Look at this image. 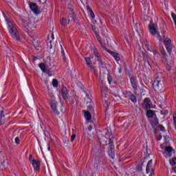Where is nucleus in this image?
Segmentation results:
<instances>
[{
  "label": "nucleus",
  "mask_w": 176,
  "mask_h": 176,
  "mask_svg": "<svg viewBox=\"0 0 176 176\" xmlns=\"http://www.w3.org/2000/svg\"><path fill=\"white\" fill-rule=\"evenodd\" d=\"M87 10L89 13V14H90L91 19H92V30L93 31H94L95 32V35L98 41V42L100 43L102 47L104 48L106 45H105V41H102V40H101V37H100V35L98 34V30L101 28V27L100 26V25L98 24V23H97V21L94 20V17H96V15H94V12H93V10H91V8L89 6L87 7Z\"/></svg>",
  "instance_id": "nucleus-1"
},
{
  "label": "nucleus",
  "mask_w": 176,
  "mask_h": 176,
  "mask_svg": "<svg viewBox=\"0 0 176 176\" xmlns=\"http://www.w3.org/2000/svg\"><path fill=\"white\" fill-rule=\"evenodd\" d=\"M5 20L8 24V31L12 38H13V39L15 41H20L19 32L17 31L16 26H14V25L12 23V21H10V19H9L8 16H5Z\"/></svg>",
  "instance_id": "nucleus-2"
},
{
  "label": "nucleus",
  "mask_w": 176,
  "mask_h": 176,
  "mask_svg": "<svg viewBox=\"0 0 176 176\" xmlns=\"http://www.w3.org/2000/svg\"><path fill=\"white\" fill-rule=\"evenodd\" d=\"M159 28H157V23H155L153 21H151L148 24V31L151 35L158 38L160 41H162L160 38V32L158 31Z\"/></svg>",
  "instance_id": "nucleus-3"
},
{
  "label": "nucleus",
  "mask_w": 176,
  "mask_h": 176,
  "mask_svg": "<svg viewBox=\"0 0 176 176\" xmlns=\"http://www.w3.org/2000/svg\"><path fill=\"white\" fill-rule=\"evenodd\" d=\"M50 105L51 108L52 109V111L55 115H60V111H58V109H57V101H56V98L54 97V95L53 94H50Z\"/></svg>",
  "instance_id": "nucleus-4"
},
{
  "label": "nucleus",
  "mask_w": 176,
  "mask_h": 176,
  "mask_svg": "<svg viewBox=\"0 0 176 176\" xmlns=\"http://www.w3.org/2000/svg\"><path fill=\"white\" fill-rule=\"evenodd\" d=\"M164 45L169 54H171L173 50V44L171 43V39L168 38V36H164Z\"/></svg>",
  "instance_id": "nucleus-5"
},
{
  "label": "nucleus",
  "mask_w": 176,
  "mask_h": 176,
  "mask_svg": "<svg viewBox=\"0 0 176 176\" xmlns=\"http://www.w3.org/2000/svg\"><path fill=\"white\" fill-rule=\"evenodd\" d=\"M76 16L74 13V11H71V13L69 14V19H62V21H60V23L62 25H68L69 24V21H75Z\"/></svg>",
  "instance_id": "nucleus-6"
},
{
  "label": "nucleus",
  "mask_w": 176,
  "mask_h": 176,
  "mask_svg": "<svg viewBox=\"0 0 176 176\" xmlns=\"http://www.w3.org/2000/svg\"><path fill=\"white\" fill-rule=\"evenodd\" d=\"M153 86L155 90L161 91L163 89V81H162L160 78L157 77L154 81Z\"/></svg>",
  "instance_id": "nucleus-7"
},
{
  "label": "nucleus",
  "mask_w": 176,
  "mask_h": 176,
  "mask_svg": "<svg viewBox=\"0 0 176 176\" xmlns=\"http://www.w3.org/2000/svg\"><path fill=\"white\" fill-rule=\"evenodd\" d=\"M24 25L25 28H27L28 32H32V31H35V29L36 28V26L31 22H25Z\"/></svg>",
  "instance_id": "nucleus-8"
},
{
  "label": "nucleus",
  "mask_w": 176,
  "mask_h": 176,
  "mask_svg": "<svg viewBox=\"0 0 176 176\" xmlns=\"http://www.w3.org/2000/svg\"><path fill=\"white\" fill-rule=\"evenodd\" d=\"M143 107L146 109H151L153 108L152 102H151V99L149 98H145L143 102Z\"/></svg>",
  "instance_id": "nucleus-9"
},
{
  "label": "nucleus",
  "mask_w": 176,
  "mask_h": 176,
  "mask_svg": "<svg viewBox=\"0 0 176 176\" xmlns=\"http://www.w3.org/2000/svg\"><path fill=\"white\" fill-rule=\"evenodd\" d=\"M84 58L87 67L90 68L91 71H93V72H96V68L94 67V66H93V63H91L92 58L85 57Z\"/></svg>",
  "instance_id": "nucleus-10"
},
{
  "label": "nucleus",
  "mask_w": 176,
  "mask_h": 176,
  "mask_svg": "<svg viewBox=\"0 0 176 176\" xmlns=\"http://www.w3.org/2000/svg\"><path fill=\"white\" fill-rule=\"evenodd\" d=\"M32 164L35 171H39V170L41 169V163L39 162V161L36 160H32Z\"/></svg>",
  "instance_id": "nucleus-11"
},
{
  "label": "nucleus",
  "mask_w": 176,
  "mask_h": 176,
  "mask_svg": "<svg viewBox=\"0 0 176 176\" xmlns=\"http://www.w3.org/2000/svg\"><path fill=\"white\" fill-rule=\"evenodd\" d=\"M85 102H86L89 111H93V107H94V104L91 102V100L89 98H87L85 100Z\"/></svg>",
  "instance_id": "nucleus-12"
},
{
  "label": "nucleus",
  "mask_w": 176,
  "mask_h": 176,
  "mask_svg": "<svg viewBox=\"0 0 176 176\" xmlns=\"http://www.w3.org/2000/svg\"><path fill=\"white\" fill-rule=\"evenodd\" d=\"M60 94L63 97L64 100H69V98L68 97V91L67 90L66 87H63L60 90Z\"/></svg>",
  "instance_id": "nucleus-13"
},
{
  "label": "nucleus",
  "mask_w": 176,
  "mask_h": 176,
  "mask_svg": "<svg viewBox=\"0 0 176 176\" xmlns=\"http://www.w3.org/2000/svg\"><path fill=\"white\" fill-rule=\"evenodd\" d=\"M165 151L167 152L169 157H171V155H173V153H175V151H174V149H173V147L171 146L165 147Z\"/></svg>",
  "instance_id": "nucleus-14"
},
{
  "label": "nucleus",
  "mask_w": 176,
  "mask_h": 176,
  "mask_svg": "<svg viewBox=\"0 0 176 176\" xmlns=\"http://www.w3.org/2000/svg\"><path fill=\"white\" fill-rule=\"evenodd\" d=\"M30 8L34 13H38V6L34 3H30Z\"/></svg>",
  "instance_id": "nucleus-15"
},
{
  "label": "nucleus",
  "mask_w": 176,
  "mask_h": 176,
  "mask_svg": "<svg viewBox=\"0 0 176 176\" xmlns=\"http://www.w3.org/2000/svg\"><path fill=\"white\" fill-rule=\"evenodd\" d=\"M111 56L115 58L116 61H120V56L118 54L115 53L113 52H110Z\"/></svg>",
  "instance_id": "nucleus-16"
},
{
  "label": "nucleus",
  "mask_w": 176,
  "mask_h": 176,
  "mask_svg": "<svg viewBox=\"0 0 176 176\" xmlns=\"http://www.w3.org/2000/svg\"><path fill=\"white\" fill-rule=\"evenodd\" d=\"M3 113V111H0V126L1 124H3L5 123V116L2 115Z\"/></svg>",
  "instance_id": "nucleus-17"
},
{
  "label": "nucleus",
  "mask_w": 176,
  "mask_h": 176,
  "mask_svg": "<svg viewBox=\"0 0 176 176\" xmlns=\"http://www.w3.org/2000/svg\"><path fill=\"white\" fill-rule=\"evenodd\" d=\"M146 173L149 176H153V175H155V169L153 168L148 169H148H146Z\"/></svg>",
  "instance_id": "nucleus-18"
},
{
  "label": "nucleus",
  "mask_w": 176,
  "mask_h": 176,
  "mask_svg": "<svg viewBox=\"0 0 176 176\" xmlns=\"http://www.w3.org/2000/svg\"><path fill=\"white\" fill-rule=\"evenodd\" d=\"M84 116L87 120H90L91 119V114L89 111H84Z\"/></svg>",
  "instance_id": "nucleus-19"
},
{
  "label": "nucleus",
  "mask_w": 176,
  "mask_h": 176,
  "mask_svg": "<svg viewBox=\"0 0 176 176\" xmlns=\"http://www.w3.org/2000/svg\"><path fill=\"white\" fill-rule=\"evenodd\" d=\"M146 115H147V117L152 118L155 115V112L153 111V110H148L146 112Z\"/></svg>",
  "instance_id": "nucleus-20"
},
{
  "label": "nucleus",
  "mask_w": 176,
  "mask_h": 176,
  "mask_svg": "<svg viewBox=\"0 0 176 176\" xmlns=\"http://www.w3.org/2000/svg\"><path fill=\"white\" fill-rule=\"evenodd\" d=\"M153 161L152 160H151L150 161H148V164H147V166H146V170H149V169L153 168Z\"/></svg>",
  "instance_id": "nucleus-21"
},
{
  "label": "nucleus",
  "mask_w": 176,
  "mask_h": 176,
  "mask_svg": "<svg viewBox=\"0 0 176 176\" xmlns=\"http://www.w3.org/2000/svg\"><path fill=\"white\" fill-rule=\"evenodd\" d=\"M39 67L41 69V70L43 71V72H46V66H45V64L41 63V64L39 65Z\"/></svg>",
  "instance_id": "nucleus-22"
},
{
  "label": "nucleus",
  "mask_w": 176,
  "mask_h": 176,
  "mask_svg": "<svg viewBox=\"0 0 176 176\" xmlns=\"http://www.w3.org/2000/svg\"><path fill=\"white\" fill-rule=\"evenodd\" d=\"M52 86L54 87H57V86H58V81H57V79H54L52 80Z\"/></svg>",
  "instance_id": "nucleus-23"
},
{
  "label": "nucleus",
  "mask_w": 176,
  "mask_h": 176,
  "mask_svg": "<svg viewBox=\"0 0 176 176\" xmlns=\"http://www.w3.org/2000/svg\"><path fill=\"white\" fill-rule=\"evenodd\" d=\"M131 83L133 89H137V84L135 83V81L134 80V79L131 78Z\"/></svg>",
  "instance_id": "nucleus-24"
},
{
  "label": "nucleus",
  "mask_w": 176,
  "mask_h": 176,
  "mask_svg": "<svg viewBox=\"0 0 176 176\" xmlns=\"http://www.w3.org/2000/svg\"><path fill=\"white\" fill-rule=\"evenodd\" d=\"M102 101L105 102L107 105L109 104V101H108V98H105V96H104V93H102Z\"/></svg>",
  "instance_id": "nucleus-25"
},
{
  "label": "nucleus",
  "mask_w": 176,
  "mask_h": 176,
  "mask_svg": "<svg viewBox=\"0 0 176 176\" xmlns=\"http://www.w3.org/2000/svg\"><path fill=\"white\" fill-rule=\"evenodd\" d=\"M131 100L133 102H137V98L134 95L131 96Z\"/></svg>",
  "instance_id": "nucleus-26"
},
{
  "label": "nucleus",
  "mask_w": 176,
  "mask_h": 176,
  "mask_svg": "<svg viewBox=\"0 0 176 176\" xmlns=\"http://www.w3.org/2000/svg\"><path fill=\"white\" fill-rule=\"evenodd\" d=\"M170 164L173 166V165H175L176 164V157H173L171 160V162H170Z\"/></svg>",
  "instance_id": "nucleus-27"
},
{
  "label": "nucleus",
  "mask_w": 176,
  "mask_h": 176,
  "mask_svg": "<svg viewBox=\"0 0 176 176\" xmlns=\"http://www.w3.org/2000/svg\"><path fill=\"white\" fill-rule=\"evenodd\" d=\"M109 146L111 151H112V149H113V148H114L113 142H109Z\"/></svg>",
  "instance_id": "nucleus-28"
},
{
  "label": "nucleus",
  "mask_w": 176,
  "mask_h": 176,
  "mask_svg": "<svg viewBox=\"0 0 176 176\" xmlns=\"http://www.w3.org/2000/svg\"><path fill=\"white\" fill-rule=\"evenodd\" d=\"M75 138H76V135L73 134L70 139L71 142H74V140H75Z\"/></svg>",
  "instance_id": "nucleus-29"
},
{
  "label": "nucleus",
  "mask_w": 176,
  "mask_h": 176,
  "mask_svg": "<svg viewBox=\"0 0 176 176\" xmlns=\"http://www.w3.org/2000/svg\"><path fill=\"white\" fill-rule=\"evenodd\" d=\"M107 80H108L109 85H111V82H112V77H111V76H108Z\"/></svg>",
  "instance_id": "nucleus-30"
},
{
  "label": "nucleus",
  "mask_w": 176,
  "mask_h": 176,
  "mask_svg": "<svg viewBox=\"0 0 176 176\" xmlns=\"http://www.w3.org/2000/svg\"><path fill=\"white\" fill-rule=\"evenodd\" d=\"M15 143H16L17 145H19V144H20V139L19 138H15Z\"/></svg>",
  "instance_id": "nucleus-31"
},
{
  "label": "nucleus",
  "mask_w": 176,
  "mask_h": 176,
  "mask_svg": "<svg viewBox=\"0 0 176 176\" xmlns=\"http://www.w3.org/2000/svg\"><path fill=\"white\" fill-rule=\"evenodd\" d=\"M140 25H138V23L135 24V31H138Z\"/></svg>",
  "instance_id": "nucleus-32"
},
{
  "label": "nucleus",
  "mask_w": 176,
  "mask_h": 176,
  "mask_svg": "<svg viewBox=\"0 0 176 176\" xmlns=\"http://www.w3.org/2000/svg\"><path fill=\"white\" fill-rule=\"evenodd\" d=\"M33 1H36L37 2H41L42 3H45V2H46V0H33Z\"/></svg>",
  "instance_id": "nucleus-33"
},
{
  "label": "nucleus",
  "mask_w": 176,
  "mask_h": 176,
  "mask_svg": "<svg viewBox=\"0 0 176 176\" xmlns=\"http://www.w3.org/2000/svg\"><path fill=\"white\" fill-rule=\"evenodd\" d=\"M161 113L162 114V115H167L168 113V111H161Z\"/></svg>",
  "instance_id": "nucleus-34"
},
{
  "label": "nucleus",
  "mask_w": 176,
  "mask_h": 176,
  "mask_svg": "<svg viewBox=\"0 0 176 176\" xmlns=\"http://www.w3.org/2000/svg\"><path fill=\"white\" fill-rule=\"evenodd\" d=\"M160 146H161L162 149H166V147L165 144H161Z\"/></svg>",
  "instance_id": "nucleus-35"
},
{
  "label": "nucleus",
  "mask_w": 176,
  "mask_h": 176,
  "mask_svg": "<svg viewBox=\"0 0 176 176\" xmlns=\"http://www.w3.org/2000/svg\"><path fill=\"white\" fill-rule=\"evenodd\" d=\"M62 54L63 56V59L65 60V53L64 52V50H63V49H62Z\"/></svg>",
  "instance_id": "nucleus-36"
},
{
  "label": "nucleus",
  "mask_w": 176,
  "mask_h": 176,
  "mask_svg": "<svg viewBox=\"0 0 176 176\" xmlns=\"http://www.w3.org/2000/svg\"><path fill=\"white\" fill-rule=\"evenodd\" d=\"M162 54H166V50H164V47H162Z\"/></svg>",
  "instance_id": "nucleus-37"
},
{
  "label": "nucleus",
  "mask_w": 176,
  "mask_h": 176,
  "mask_svg": "<svg viewBox=\"0 0 176 176\" xmlns=\"http://www.w3.org/2000/svg\"><path fill=\"white\" fill-rule=\"evenodd\" d=\"M60 112H63V103L60 104Z\"/></svg>",
  "instance_id": "nucleus-38"
},
{
  "label": "nucleus",
  "mask_w": 176,
  "mask_h": 176,
  "mask_svg": "<svg viewBox=\"0 0 176 176\" xmlns=\"http://www.w3.org/2000/svg\"><path fill=\"white\" fill-rule=\"evenodd\" d=\"M88 130H89V131H91V130H93V126H89L88 127Z\"/></svg>",
  "instance_id": "nucleus-39"
},
{
  "label": "nucleus",
  "mask_w": 176,
  "mask_h": 176,
  "mask_svg": "<svg viewBox=\"0 0 176 176\" xmlns=\"http://www.w3.org/2000/svg\"><path fill=\"white\" fill-rule=\"evenodd\" d=\"M5 163H6V160H4V161L1 163L2 166L5 167Z\"/></svg>",
  "instance_id": "nucleus-40"
},
{
  "label": "nucleus",
  "mask_w": 176,
  "mask_h": 176,
  "mask_svg": "<svg viewBox=\"0 0 176 176\" xmlns=\"http://www.w3.org/2000/svg\"><path fill=\"white\" fill-rule=\"evenodd\" d=\"M29 160L31 162V160H32V155H30V156H29Z\"/></svg>",
  "instance_id": "nucleus-41"
},
{
  "label": "nucleus",
  "mask_w": 176,
  "mask_h": 176,
  "mask_svg": "<svg viewBox=\"0 0 176 176\" xmlns=\"http://www.w3.org/2000/svg\"><path fill=\"white\" fill-rule=\"evenodd\" d=\"M96 57H97V58H98V57H100V54H96Z\"/></svg>",
  "instance_id": "nucleus-42"
},
{
  "label": "nucleus",
  "mask_w": 176,
  "mask_h": 176,
  "mask_svg": "<svg viewBox=\"0 0 176 176\" xmlns=\"http://www.w3.org/2000/svg\"><path fill=\"white\" fill-rule=\"evenodd\" d=\"M98 61H99V63H102V61L101 60V59H98Z\"/></svg>",
  "instance_id": "nucleus-43"
},
{
  "label": "nucleus",
  "mask_w": 176,
  "mask_h": 176,
  "mask_svg": "<svg viewBox=\"0 0 176 176\" xmlns=\"http://www.w3.org/2000/svg\"><path fill=\"white\" fill-rule=\"evenodd\" d=\"M119 73L122 74V69H119Z\"/></svg>",
  "instance_id": "nucleus-44"
},
{
  "label": "nucleus",
  "mask_w": 176,
  "mask_h": 176,
  "mask_svg": "<svg viewBox=\"0 0 176 176\" xmlns=\"http://www.w3.org/2000/svg\"><path fill=\"white\" fill-rule=\"evenodd\" d=\"M160 140H162V136H160V138H158L159 141H160Z\"/></svg>",
  "instance_id": "nucleus-45"
},
{
  "label": "nucleus",
  "mask_w": 176,
  "mask_h": 176,
  "mask_svg": "<svg viewBox=\"0 0 176 176\" xmlns=\"http://www.w3.org/2000/svg\"><path fill=\"white\" fill-rule=\"evenodd\" d=\"M52 39H54V34L52 35Z\"/></svg>",
  "instance_id": "nucleus-46"
},
{
  "label": "nucleus",
  "mask_w": 176,
  "mask_h": 176,
  "mask_svg": "<svg viewBox=\"0 0 176 176\" xmlns=\"http://www.w3.org/2000/svg\"><path fill=\"white\" fill-rule=\"evenodd\" d=\"M161 129H163V126H161Z\"/></svg>",
  "instance_id": "nucleus-47"
},
{
  "label": "nucleus",
  "mask_w": 176,
  "mask_h": 176,
  "mask_svg": "<svg viewBox=\"0 0 176 176\" xmlns=\"http://www.w3.org/2000/svg\"><path fill=\"white\" fill-rule=\"evenodd\" d=\"M49 151L50 150V147H48Z\"/></svg>",
  "instance_id": "nucleus-48"
}]
</instances>
